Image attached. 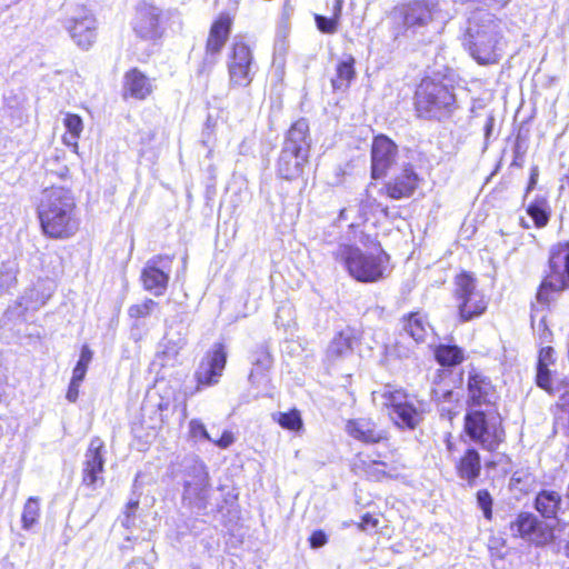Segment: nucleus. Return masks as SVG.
Listing matches in <instances>:
<instances>
[{"instance_id": "nucleus-3", "label": "nucleus", "mask_w": 569, "mask_h": 569, "mask_svg": "<svg viewBox=\"0 0 569 569\" xmlns=\"http://www.w3.org/2000/svg\"><path fill=\"white\" fill-rule=\"evenodd\" d=\"M372 401L400 428L415 429L422 419L421 405L417 398L390 385L373 391Z\"/></svg>"}, {"instance_id": "nucleus-26", "label": "nucleus", "mask_w": 569, "mask_h": 569, "mask_svg": "<svg viewBox=\"0 0 569 569\" xmlns=\"http://www.w3.org/2000/svg\"><path fill=\"white\" fill-rule=\"evenodd\" d=\"M282 148L298 152H307L309 156L310 137L309 124L306 119H299L290 127Z\"/></svg>"}, {"instance_id": "nucleus-9", "label": "nucleus", "mask_w": 569, "mask_h": 569, "mask_svg": "<svg viewBox=\"0 0 569 569\" xmlns=\"http://www.w3.org/2000/svg\"><path fill=\"white\" fill-rule=\"evenodd\" d=\"M227 69L229 88H247L251 84L257 66L248 44L234 40L227 56Z\"/></svg>"}, {"instance_id": "nucleus-33", "label": "nucleus", "mask_w": 569, "mask_h": 569, "mask_svg": "<svg viewBox=\"0 0 569 569\" xmlns=\"http://www.w3.org/2000/svg\"><path fill=\"white\" fill-rule=\"evenodd\" d=\"M550 206L543 197H537L527 208V213L538 228L545 227L550 218Z\"/></svg>"}, {"instance_id": "nucleus-46", "label": "nucleus", "mask_w": 569, "mask_h": 569, "mask_svg": "<svg viewBox=\"0 0 569 569\" xmlns=\"http://www.w3.org/2000/svg\"><path fill=\"white\" fill-rule=\"evenodd\" d=\"M82 380H77L76 378H71L68 391H67V399L70 402H76L79 396V387Z\"/></svg>"}, {"instance_id": "nucleus-37", "label": "nucleus", "mask_w": 569, "mask_h": 569, "mask_svg": "<svg viewBox=\"0 0 569 569\" xmlns=\"http://www.w3.org/2000/svg\"><path fill=\"white\" fill-rule=\"evenodd\" d=\"M157 307L158 303L154 300L148 298L140 303L130 306L128 309V315L133 319L144 318L150 316Z\"/></svg>"}, {"instance_id": "nucleus-51", "label": "nucleus", "mask_w": 569, "mask_h": 569, "mask_svg": "<svg viewBox=\"0 0 569 569\" xmlns=\"http://www.w3.org/2000/svg\"><path fill=\"white\" fill-rule=\"evenodd\" d=\"M435 396H436V399L439 401V405H441V411H445L447 410L448 413L450 415L451 413V409H447L443 403L447 401V400H451L455 396L453 391L451 390H446L441 393V398L438 396V391H435Z\"/></svg>"}, {"instance_id": "nucleus-2", "label": "nucleus", "mask_w": 569, "mask_h": 569, "mask_svg": "<svg viewBox=\"0 0 569 569\" xmlns=\"http://www.w3.org/2000/svg\"><path fill=\"white\" fill-rule=\"evenodd\" d=\"M503 31L500 19L488 10L477 9L468 18L465 46L478 63H497L506 46Z\"/></svg>"}, {"instance_id": "nucleus-61", "label": "nucleus", "mask_w": 569, "mask_h": 569, "mask_svg": "<svg viewBox=\"0 0 569 569\" xmlns=\"http://www.w3.org/2000/svg\"><path fill=\"white\" fill-rule=\"evenodd\" d=\"M46 166H47V169H48V168H49V166H50V160H48V161H47V164H46Z\"/></svg>"}, {"instance_id": "nucleus-24", "label": "nucleus", "mask_w": 569, "mask_h": 569, "mask_svg": "<svg viewBox=\"0 0 569 569\" xmlns=\"http://www.w3.org/2000/svg\"><path fill=\"white\" fill-rule=\"evenodd\" d=\"M307 160V152L282 148L278 160V172L283 179L293 180L302 174Z\"/></svg>"}, {"instance_id": "nucleus-38", "label": "nucleus", "mask_w": 569, "mask_h": 569, "mask_svg": "<svg viewBox=\"0 0 569 569\" xmlns=\"http://www.w3.org/2000/svg\"><path fill=\"white\" fill-rule=\"evenodd\" d=\"M278 423L288 430H299L302 427V420L298 410L278 413Z\"/></svg>"}, {"instance_id": "nucleus-11", "label": "nucleus", "mask_w": 569, "mask_h": 569, "mask_svg": "<svg viewBox=\"0 0 569 569\" xmlns=\"http://www.w3.org/2000/svg\"><path fill=\"white\" fill-rule=\"evenodd\" d=\"M134 33L143 40H157L163 34L162 10L153 2L141 0L132 19Z\"/></svg>"}, {"instance_id": "nucleus-45", "label": "nucleus", "mask_w": 569, "mask_h": 569, "mask_svg": "<svg viewBox=\"0 0 569 569\" xmlns=\"http://www.w3.org/2000/svg\"><path fill=\"white\" fill-rule=\"evenodd\" d=\"M379 203L376 201V199L371 198L368 193L366 199L361 200L360 203V213L361 216L367 219V216L369 213H373L378 208Z\"/></svg>"}, {"instance_id": "nucleus-18", "label": "nucleus", "mask_w": 569, "mask_h": 569, "mask_svg": "<svg viewBox=\"0 0 569 569\" xmlns=\"http://www.w3.org/2000/svg\"><path fill=\"white\" fill-rule=\"evenodd\" d=\"M397 146L386 136L375 138L371 148V169L375 179L381 178L395 162Z\"/></svg>"}, {"instance_id": "nucleus-1", "label": "nucleus", "mask_w": 569, "mask_h": 569, "mask_svg": "<svg viewBox=\"0 0 569 569\" xmlns=\"http://www.w3.org/2000/svg\"><path fill=\"white\" fill-rule=\"evenodd\" d=\"M43 233L53 239H68L79 228L73 193L64 187L52 186L42 190L37 207Z\"/></svg>"}, {"instance_id": "nucleus-48", "label": "nucleus", "mask_w": 569, "mask_h": 569, "mask_svg": "<svg viewBox=\"0 0 569 569\" xmlns=\"http://www.w3.org/2000/svg\"><path fill=\"white\" fill-rule=\"evenodd\" d=\"M381 467H385V463L378 462V461H373L369 466L367 473L370 477H373L375 479L379 480V479H381L382 477L386 476V471L383 469H381Z\"/></svg>"}, {"instance_id": "nucleus-17", "label": "nucleus", "mask_w": 569, "mask_h": 569, "mask_svg": "<svg viewBox=\"0 0 569 569\" xmlns=\"http://www.w3.org/2000/svg\"><path fill=\"white\" fill-rule=\"evenodd\" d=\"M227 363V352L222 343H216L211 351L201 360L196 371L199 386L218 383Z\"/></svg>"}, {"instance_id": "nucleus-41", "label": "nucleus", "mask_w": 569, "mask_h": 569, "mask_svg": "<svg viewBox=\"0 0 569 569\" xmlns=\"http://www.w3.org/2000/svg\"><path fill=\"white\" fill-rule=\"evenodd\" d=\"M315 21L320 32L326 34H333L338 31L339 21L330 17L327 18L321 14H315Z\"/></svg>"}, {"instance_id": "nucleus-57", "label": "nucleus", "mask_w": 569, "mask_h": 569, "mask_svg": "<svg viewBox=\"0 0 569 569\" xmlns=\"http://www.w3.org/2000/svg\"><path fill=\"white\" fill-rule=\"evenodd\" d=\"M67 173H68V168H67L66 166H63L62 168H60V169L57 171V174H58L59 177H64V176H67Z\"/></svg>"}, {"instance_id": "nucleus-60", "label": "nucleus", "mask_w": 569, "mask_h": 569, "mask_svg": "<svg viewBox=\"0 0 569 569\" xmlns=\"http://www.w3.org/2000/svg\"><path fill=\"white\" fill-rule=\"evenodd\" d=\"M536 183V179L535 177L532 176L531 179H530V183H529V187L528 189H531L533 187V184Z\"/></svg>"}, {"instance_id": "nucleus-21", "label": "nucleus", "mask_w": 569, "mask_h": 569, "mask_svg": "<svg viewBox=\"0 0 569 569\" xmlns=\"http://www.w3.org/2000/svg\"><path fill=\"white\" fill-rule=\"evenodd\" d=\"M154 80L147 77L137 68L126 72L123 78V97L137 100L147 99L154 90Z\"/></svg>"}, {"instance_id": "nucleus-14", "label": "nucleus", "mask_w": 569, "mask_h": 569, "mask_svg": "<svg viewBox=\"0 0 569 569\" xmlns=\"http://www.w3.org/2000/svg\"><path fill=\"white\" fill-rule=\"evenodd\" d=\"M232 18L228 13H221L212 23L206 43V52L203 57L200 72L211 70L217 63L218 58L230 36Z\"/></svg>"}, {"instance_id": "nucleus-20", "label": "nucleus", "mask_w": 569, "mask_h": 569, "mask_svg": "<svg viewBox=\"0 0 569 569\" xmlns=\"http://www.w3.org/2000/svg\"><path fill=\"white\" fill-rule=\"evenodd\" d=\"M419 178L411 166H406L400 173L392 178L385 190L388 197L395 200L409 198L418 187Z\"/></svg>"}, {"instance_id": "nucleus-19", "label": "nucleus", "mask_w": 569, "mask_h": 569, "mask_svg": "<svg viewBox=\"0 0 569 569\" xmlns=\"http://www.w3.org/2000/svg\"><path fill=\"white\" fill-rule=\"evenodd\" d=\"M104 445L100 438H93L90 441L89 448L86 452L84 468H83V483L90 487L97 486L101 480L103 472L104 459L102 450Z\"/></svg>"}, {"instance_id": "nucleus-55", "label": "nucleus", "mask_w": 569, "mask_h": 569, "mask_svg": "<svg viewBox=\"0 0 569 569\" xmlns=\"http://www.w3.org/2000/svg\"><path fill=\"white\" fill-rule=\"evenodd\" d=\"M342 6L343 0H336L333 8H332V18L337 19V21L340 20L341 13H342Z\"/></svg>"}, {"instance_id": "nucleus-47", "label": "nucleus", "mask_w": 569, "mask_h": 569, "mask_svg": "<svg viewBox=\"0 0 569 569\" xmlns=\"http://www.w3.org/2000/svg\"><path fill=\"white\" fill-rule=\"evenodd\" d=\"M309 541H310L311 548H320L327 543V536L323 531L318 530V531L312 532Z\"/></svg>"}, {"instance_id": "nucleus-29", "label": "nucleus", "mask_w": 569, "mask_h": 569, "mask_svg": "<svg viewBox=\"0 0 569 569\" xmlns=\"http://www.w3.org/2000/svg\"><path fill=\"white\" fill-rule=\"evenodd\" d=\"M561 496L553 490H542L536 497V509L545 518H556L561 508Z\"/></svg>"}, {"instance_id": "nucleus-23", "label": "nucleus", "mask_w": 569, "mask_h": 569, "mask_svg": "<svg viewBox=\"0 0 569 569\" xmlns=\"http://www.w3.org/2000/svg\"><path fill=\"white\" fill-rule=\"evenodd\" d=\"M347 433L356 440L365 443H377L386 438L383 430L368 418L349 420L346 425Z\"/></svg>"}, {"instance_id": "nucleus-49", "label": "nucleus", "mask_w": 569, "mask_h": 569, "mask_svg": "<svg viewBox=\"0 0 569 569\" xmlns=\"http://www.w3.org/2000/svg\"><path fill=\"white\" fill-rule=\"evenodd\" d=\"M233 441L234 437L232 432L226 430L218 440H213L212 442H214L221 449H227L233 443Z\"/></svg>"}, {"instance_id": "nucleus-6", "label": "nucleus", "mask_w": 569, "mask_h": 569, "mask_svg": "<svg viewBox=\"0 0 569 569\" xmlns=\"http://www.w3.org/2000/svg\"><path fill=\"white\" fill-rule=\"evenodd\" d=\"M465 429L473 441L488 451L497 450L505 441V430L497 412L485 413L481 410L468 412L465 418Z\"/></svg>"}, {"instance_id": "nucleus-58", "label": "nucleus", "mask_w": 569, "mask_h": 569, "mask_svg": "<svg viewBox=\"0 0 569 569\" xmlns=\"http://www.w3.org/2000/svg\"><path fill=\"white\" fill-rule=\"evenodd\" d=\"M446 445H447V449H448V451H452V449H453V443L450 441V439H447Z\"/></svg>"}, {"instance_id": "nucleus-35", "label": "nucleus", "mask_w": 569, "mask_h": 569, "mask_svg": "<svg viewBox=\"0 0 569 569\" xmlns=\"http://www.w3.org/2000/svg\"><path fill=\"white\" fill-rule=\"evenodd\" d=\"M18 263L16 260L3 261L0 266V295L8 292L17 282Z\"/></svg>"}, {"instance_id": "nucleus-39", "label": "nucleus", "mask_w": 569, "mask_h": 569, "mask_svg": "<svg viewBox=\"0 0 569 569\" xmlns=\"http://www.w3.org/2000/svg\"><path fill=\"white\" fill-rule=\"evenodd\" d=\"M92 356L93 353L90 348L88 346H83L81 349L80 359L73 369L72 378H76L77 380L84 379L88 366L92 360Z\"/></svg>"}, {"instance_id": "nucleus-52", "label": "nucleus", "mask_w": 569, "mask_h": 569, "mask_svg": "<svg viewBox=\"0 0 569 569\" xmlns=\"http://www.w3.org/2000/svg\"><path fill=\"white\" fill-rule=\"evenodd\" d=\"M124 569H151L149 563L141 558L133 559Z\"/></svg>"}, {"instance_id": "nucleus-56", "label": "nucleus", "mask_w": 569, "mask_h": 569, "mask_svg": "<svg viewBox=\"0 0 569 569\" xmlns=\"http://www.w3.org/2000/svg\"><path fill=\"white\" fill-rule=\"evenodd\" d=\"M493 122H495V119L492 117H489L486 121V124H485V133H486V137L488 138L491 133V130H492V127H493Z\"/></svg>"}, {"instance_id": "nucleus-7", "label": "nucleus", "mask_w": 569, "mask_h": 569, "mask_svg": "<svg viewBox=\"0 0 569 569\" xmlns=\"http://www.w3.org/2000/svg\"><path fill=\"white\" fill-rule=\"evenodd\" d=\"M569 288V244H558L551 249L549 273L546 276L537 292L538 301L547 303L550 293Z\"/></svg>"}, {"instance_id": "nucleus-53", "label": "nucleus", "mask_w": 569, "mask_h": 569, "mask_svg": "<svg viewBox=\"0 0 569 569\" xmlns=\"http://www.w3.org/2000/svg\"><path fill=\"white\" fill-rule=\"evenodd\" d=\"M377 525H378V519H376L372 516L367 513L362 517L360 527L366 530L369 528H376Z\"/></svg>"}, {"instance_id": "nucleus-42", "label": "nucleus", "mask_w": 569, "mask_h": 569, "mask_svg": "<svg viewBox=\"0 0 569 569\" xmlns=\"http://www.w3.org/2000/svg\"><path fill=\"white\" fill-rule=\"evenodd\" d=\"M189 433L193 439H204L208 441H213V439L208 433L206 426L199 419H192L189 422Z\"/></svg>"}, {"instance_id": "nucleus-22", "label": "nucleus", "mask_w": 569, "mask_h": 569, "mask_svg": "<svg viewBox=\"0 0 569 569\" xmlns=\"http://www.w3.org/2000/svg\"><path fill=\"white\" fill-rule=\"evenodd\" d=\"M469 401L472 406L491 405L497 396L491 381L482 373L471 371L468 379Z\"/></svg>"}, {"instance_id": "nucleus-44", "label": "nucleus", "mask_w": 569, "mask_h": 569, "mask_svg": "<svg viewBox=\"0 0 569 569\" xmlns=\"http://www.w3.org/2000/svg\"><path fill=\"white\" fill-rule=\"evenodd\" d=\"M291 316H292V308L290 306H287V305L280 306L276 313L274 323L278 327H289Z\"/></svg>"}, {"instance_id": "nucleus-34", "label": "nucleus", "mask_w": 569, "mask_h": 569, "mask_svg": "<svg viewBox=\"0 0 569 569\" xmlns=\"http://www.w3.org/2000/svg\"><path fill=\"white\" fill-rule=\"evenodd\" d=\"M435 357L441 366H456L463 360V353L457 346L440 345L435 351Z\"/></svg>"}, {"instance_id": "nucleus-12", "label": "nucleus", "mask_w": 569, "mask_h": 569, "mask_svg": "<svg viewBox=\"0 0 569 569\" xmlns=\"http://www.w3.org/2000/svg\"><path fill=\"white\" fill-rule=\"evenodd\" d=\"M63 26L82 49H88L96 40V18L86 7L73 8L64 19Z\"/></svg>"}, {"instance_id": "nucleus-4", "label": "nucleus", "mask_w": 569, "mask_h": 569, "mask_svg": "<svg viewBox=\"0 0 569 569\" xmlns=\"http://www.w3.org/2000/svg\"><path fill=\"white\" fill-rule=\"evenodd\" d=\"M335 257L346 266L349 274L360 282H376L383 278L388 260L383 252L378 256L367 254L351 244H340Z\"/></svg>"}, {"instance_id": "nucleus-27", "label": "nucleus", "mask_w": 569, "mask_h": 569, "mask_svg": "<svg viewBox=\"0 0 569 569\" xmlns=\"http://www.w3.org/2000/svg\"><path fill=\"white\" fill-rule=\"evenodd\" d=\"M456 469L460 479L466 480L469 486H473L481 471L479 452L475 448L467 449L457 462Z\"/></svg>"}, {"instance_id": "nucleus-40", "label": "nucleus", "mask_w": 569, "mask_h": 569, "mask_svg": "<svg viewBox=\"0 0 569 569\" xmlns=\"http://www.w3.org/2000/svg\"><path fill=\"white\" fill-rule=\"evenodd\" d=\"M537 385L548 391L549 393H553L557 391V388L553 387V380L550 377V371L547 368V363H538L537 368Z\"/></svg>"}, {"instance_id": "nucleus-30", "label": "nucleus", "mask_w": 569, "mask_h": 569, "mask_svg": "<svg viewBox=\"0 0 569 569\" xmlns=\"http://www.w3.org/2000/svg\"><path fill=\"white\" fill-rule=\"evenodd\" d=\"M402 322L403 331L409 337H411L416 342L425 341L430 326L420 313H410L408 317L403 318Z\"/></svg>"}, {"instance_id": "nucleus-62", "label": "nucleus", "mask_w": 569, "mask_h": 569, "mask_svg": "<svg viewBox=\"0 0 569 569\" xmlns=\"http://www.w3.org/2000/svg\"><path fill=\"white\" fill-rule=\"evenodd\" d=\"M193 569H199V568H193Z\"/></svg>"}, {"instance_id": "nucleus-15", "label": "nucleus", "mask_w": 569, "mask_h": 569, "mask_svg": "<svg viewBox=\"0 0 569 569\" xmlns=\"http://www.w3.org/2000/svg\"><path fill=\"white\" fill-rule=\"evenodd\" d=\"M510 529L513 536H518L537 546L547 545L553 539L552 529L529 512L520 513L511 522Z\"/></svg>"}, {"instance_id": "nucleus-31", "label": "nucleus", "mask_w": 569, "mask_h": 569, "mask_svg": "<svg viewBox=\"0 0 569 569\" xmlns=\"http://www.w3.org/2000/svg\"><path fill=\"white\" fill-rule=\"evenodd\" d=\"M355 62V58L348 56L338 63L336 78L331 80L335 90H347L349 88L356 76Z\"/></svg>"}, {"instance_id": "nucleus-59", "label": "nucleus", "mask_w": 569, "mask_h": 569, "mask_svg": "<svg viewBox=\"0 0 569 569\" xmlns=\"http://www.w3.org/2000/svg\"><path fill=\"white\" fill-rule=\"evenodd\" d=\"M346 213H347V209H342L339 213V218L345 220L347 217H346Z\"/></svg>"}, {"instance_id": "nucleus-32", "label": "nucleus", "mask_w": 569, "mask_h": 569, "mask_svg": "<svg viewBox=\"0 0 569 569\" xmlns=\"http://www.w3.org/2000/svg\"><path fill=\"white\" fill-rule=\"evenodd\" d=\"M63 124L67 129V133L62 138L63 142L76 150L78 148V139L83 130L82 119L78 114L66 113Z\"/></svg>"}, {"instance_id": "nucleus-13", "label": "nucleus", "mask_w": 569, "mask_h": 569, "mask_svg": "<svg viewBox=\"0 0 569 569\" xmlns=\"http://www.w3.org/2000/svg\"><path fill=\"white\" fill-rule=\"evenodd\" d=\"M172 260L170 256L158 254L146 262L141 272V281L147 291L157 297L166 292L170 279Z\"/></svg>"}, {"instance_id": "nucleus-5", "label": "nucleus", "mask_w": 569, "mask_h": 569, "mask_svg": "<svg viewBox=\"0 0 569 569\" xmlns=\"http://www.w3.org/2000/svg\"><path fill=\"white\" fill-rule=\"evenodd\" d=\"M182 501L191 509L204 510L210 495V478L206 465L197 459L184 460Z\"/></svg>"}, {"instance_id": "nucleus-10", "label": "nucleus", "mask_w": 569, "mask_h": 569, "mask_svg": "<svg viewBox=\"0 0 569 569\" xmlns=\"http://www.w3.org/2000/svg\"><path fill=\"white\" fill-rule=\"evenodd\" d=\"M455 296L463 321L480 316L487 308L483 295L477 289L476 279L469 273L463 272L456 278Z\"/></svg>"}, {"instance_id": "nucleus-43", "label": "nucleus", "mask_w": 569, "mask_h": 569, "mask_svg": "<svg viewBox=\"0 0 569 569\" xmlns=\"http://www.w3.org/2000/svg\"><path fill=\"white\" fill-rule=\"evenodd\" d=\"M477 502L478 506L481 508L483 516L487 519H491L492 516V499L490 493L487 490H479L477 492Z\"/></svg>"}, {"instance_id": "nucleus-50", "label": "nucleus", "mask_w": 569, "mask_h": 569, "mask_svg": "<svg viewBox=\"0 0 569 569\" xmlns=\"http://www.w3.org/2000/svg\"><path fill=\"white\" fill-rule=\"evenodd\" d=\"M138 508V501H130L128 505H127V510H126V516L122 520V526L129 528L133 520L131 519V512H134Z\"/></svg>"}, {"instance_id": "nucleus-16", "label": "nucleus", "mask_w": 569, "mask_h": 569, "mask_svg": "<svg viewBox=\"0 0 569 569\" xmlns=\"http://www.w3.org/2000/svg\"><path fill=\"white\" fill-rule=\"evenodd\" d=\"M438 0H410L402 8L403 26L418 32L438 16Z\"/></svg>"}, {"instance_id": "nucleus-25", "label": "nucleus", "mask_w": 569, "mask_h": 569, "mask_svg": "<svg viewBox=\"0 0 569 569\" xmlns=\"http://www.w3.org/2000/svg\"><path fill=\"white\" fill-rule=\"evenodd\" d=\"M271 367V357L266 351L257 353L253 360V368L249 373L250 385L257 389V396L267 393L270 379L268 371Z\"/></svg>"}, {"instance_id": "nucleus-28", "label": "nucleus", "mask_w": 569, "mask_h": 569, "mask_svg": "<svg viewBox=\"0 0 569 569\" xmlns=\"http://www.w3.org/2000/svg\"><path fill=\"white\" fill-rule=\"evenodd\" d=\"M352 332L349 329L337 333L327 348L326 360L330 365H336L340 359L350 356L352 353Z\"/></svg>"}, {"instance_id": "nucleus-36", "label": "nucleus", "mask_w": 569, "mask_h": 569, "mask_svg": "<svg viewBox=\"0 0 569 569\" xmlns=\"http://www.w3.org/2000/svg\"><path fill=\"white\" fill-rule=\"evenodd\" d=\"M40 515V505L39 499L36 497H30L23 508L22 512V525L23 528L29 529L32 527Z\"/></svg>"}, {"instance_id": "nucleus-8", "label": "nucleus", "mask_w": 569, "mask_h": 569, "mask_svg": "<svg viewBox=\"0 0 569 569\" xmlns=\"http://www.w3.org/2000/svg\"><path fill=\"white\" fill-rule=\"evenodd\" d=\"M455 101V94L448 86L429 78L423 79L416 91L417 111L426 117L450 111Z\"/></svg>"}, {"instance_id": "nucleus-54", "label": "nucleus", "mask_w": 569, "mask_h": 569, "mask_svg": "<svg viewBox=\"0 0 569 569\" xmlns=\"http://www.w3.org/2000/svg\"><path fill=\"white\" fill-rule=\"evenodd\" d=\"M552 353H553V349L551 347L541 349L538 363H547L548 365L549 361H551Z\"/></svg>"}]
</instances>
